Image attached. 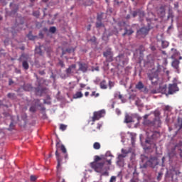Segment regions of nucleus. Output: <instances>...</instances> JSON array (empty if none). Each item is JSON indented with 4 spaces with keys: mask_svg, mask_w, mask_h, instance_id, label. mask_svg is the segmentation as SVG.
<instances>
[{
    "mask_svg": "<svg viewBox=\"0 0 182 182\" xmlns=\"http://www.w3.org/2000/svg\"><path fill=\"white\" fill-rule=\"evenodd\" d=\"M72 52H75V48H67L65 50H63V55H66V53H72Z\"/></svg>",
    "mask_w": 182,
    "mask_h": 182,
    "instance_id": "5701e85b",
    "label": "nucleus"
},
{
    "mask_svg": "<svg viewBox=\"0 0 182 182\" xmlns=\"http://www.w3.org/2000/svg\"><path fill=\"white\" fill-rule=\"evenodd\" d=\"M131 182H136V180H134V179H131Z\"/></svg>",
    "mask_w": 182,
    "mask_h": 182,
    "instance_id": "774afa93",
    "label": "nucleus"
},
{
    "mask_svg": "<svg viewBox=\"0 0 182 182\" xmlns=\"http://www.w3.org/2000/svg\"><path fill=\"white\" fill-rule=\"evenodd\" d=\"M33 16H36V18H39V11H36L34 12H33Z\"/></svg>",
    "mask_w": 182,
    "mask_h": 182,
    "instance_id": "f704fd0d",
    "label": "nucleus"
},
{
    "mask_svg": "<svg viewBox=\"0 0 182 182\" xmlns=\"http://www.w3.org/2000/svg\"><path fill=\"white\" fill-rule=\"evenodd\" d=\"M79 68L78 70H80V72H82L83 73H85V72H87V65L85 63H79Z\"/></svg>",
    "mask_w": 182,
    "mask_h": 182,
    "instance_id": "f8f14e48",
    "label": "nucleus"
},
{
    "mask_svg": "<svg viewBox=\"0 0 182 182\" xmlns=\"http://www.w3.org/2000/svg\"><path fill=\"white\" fill-rule=\"evenodd\" d=\"M180 156L182 157V150H181Z\"/></svg>",
    "mask_w": 182,
    "mask_h": 182,
    "instance_id": "338daca9",
    "label": "nucleus"
},
{
    "mask_svg": "<svg viewBox=\"0 0 182 182\" xmlns=\"http://www.w3.org/2000/svg\"><path fill=\"white\" fill-rule=\"evenodd\" d=\"M103 56L107 58V62H112L113 60V53L110 49L107 50L103 53Z\"/></svg>",
    "mask_w": 182,
    "mask_h": 182,
    "instance_id": "9d476101",
    "label": "nucleus"
},
{
    "mask_svg": "<svg viewBox=\"0 0 182 182\" xmlns=\"http://www.w3.org/2000/svg\"><path fill=\"white\" fill-rule=\"evenodd\" d=\"M93 148L95 149V150H99L100 149V143L99 142L94 143Z\"/></svg>",
    "mask_w": 182,
    "mask_h": 182,
    "instance_id": "cd10ccee",
    "label": "nucleus"
},
{
    "mask_svg": "<svg viewBox=\"0 0 182 182\" xmlns=\"http://www.w3.org/2000/svg\"><path fill=\"white\" fill-rule=\"evenodd\" d=\"M49 32H50L51 33H55V32H56V27L55 26L50 27L49 29Z\"/></svg>",
    "mask_w": 182,
    "mask_h": 182,
    "instance_id": "2f4dec72",
    "label": "nucleus"
},
{
    "mask_svg": "<svg viewBox=\"0 0 182 182\" xmlns=\"http://www.w3.org/2000/svg\"><path fill=\"white\" fill-rule=\"evenodd\" d=\"M176 127H178V130H181V129H182V118L178 117L177 124L176 125Z\"/></svg>",
    "mask_w": 182,
    "mask_h": 182,
    "instance_id": "f3484780",
    "label": "nucleus"
},
{
    "mask_svg": "<svg viewBox=\"0 0 182 182\" xmlns=\"http://www.w3.org/2000/svg\"><path fill=\"white\" fill-rule=\"evenodd\" d=\"M100 86L101 89H103V90L107 89V82H106L105 80H103L102 81L100 82Z\"/></svg>",
    "mask_w": 182,
    "mask_h": 182,
    "instance_id": "a211bd4d",
    "label": "nucleus"
},
{
    "mask_svg": "<svg viewBox=\"0 0 182 182\" xmlns=\"http://www.w3.org/2000/svg\"><path fill=\"white\" fill-rule=\"evenodd\" d=\"M30 112H32V113H35L36 112V106L33 105L30 107Z\"/></svg>",
    "mask_w": 182,
    "mask_h": 182,
    "instance_id": "473e14b6",
    "label": "nucleus"
},
{
    "mask_svg": "<svg viewBox=\"0 0 182 182\" xmlns=\"http://www.w3.org/2000/svg\"><path fill=\"white\" fill-rule=\"evenodd\" d=\"M14 127H15V125L14 124V122L10 123L9 130H14Z\"/></svg>",
    "mask_w": 182,
    "mask_h": 182,
    "instance_id": "4c0bfd02",
    "label": "nucleus"
},
{
    "mask_svg": "<svg viewBox=\"0 0 182 182\" xmlns=\"http://www.w3.org/2000/svg\"><path fill=\"white\" fill-rule=\"evenodd\" d=\"M80 87H81V89H83V87H86V84H80Z\"/></svg>",
    "mask_w": 182,
    "mask_h": 182,
    "instance_id": "8fccbe9b",
    "label": "nucleus"
},
{
    "mask_svg": "<svg viewBox=\"0 0 182 182\" xmlns=\"http://www.w3.org/2000/svg\"><path fill=\"white\" fill-rule=\"evenodd\" d=\"M180 90V88L177 86V83L169 84L168 87L167 95H174Z\"/></svg>",
    "mask_w": 182,
    "mask_h": 182,
    "instance_id": "6e6552de",
    "label": "nucleus"
},
{
    "mask_svg": "<svg viewBox=\"0 0 182 182\" xmlns=\"http://www.w3.org/2000/svg\"><path fill=\"white\" fill-rule=\"evenodd\" d=\"M114 2L115 4V5H120V2L119 1H117V0L114 1Z\"/></svg>",
    "mask_w": 182,
    "mask_h": 182,
    "instance_id": "5fc2aeb1",
    "label": "nucleus"
},
{
    "mask_svg": "<svg viewBox=\"0 0 182 182\" xmlns=\"http://www.w3.org/2000/svg\"><path fill=\"white\" fill-rule=\"evenodd\" d=\"M25 58V54H22L21 55V57L19 58V59H18V60L21 62V61H22V58Z\"/></svg>",
    "mask_w": 182,
    "mask_h": 182,
    "instance_id": "de8ad7c7",
    "label": "nucleus"
},
{
    "mask_svg": "<svg viewBox=\"0 0 182 182\" xmlns=\"http://www.w3.org/2000/svg\"><path fill=\"white\" fill-rule=\"evenodd\" d=\"M107 163H108V164H112V159L107 160Z\"/></svg>",
    "mask_w": 182,
    "mask_h": 182,
    "instance_id": "4d7b16f0",
    "label": "nucleus"
},
{
    "mask_svg": "<svg viewBox=\"0 0 182 182\" xmlns=\"http://www.w3.org/2000/svg\"><path fill=\"white\" fill-rule=\"evenodd\" d=\"M100 161H102V158L99 156H95L93 163H100Z\"/></svg>",
    "mask_w": 182,
    "mask_h": 182,
    "instance_id": "c85d7f7f",
    "label": "nucleus"
},
{
    "mask_svg": "<svg viewBox=\"0 0 182 182\" xmlns=\"http://www.w3.org/2000/svg\"><path fill=\"white\" fill-rule=\"evenodd\" d=\"M58 64L60 65V66H61V68H65V63H63V61H62L61 60H59Z\"/></svg>",
    "mask_w": 182,
    "mask_h": 182,
    "instance_id": "a19ab883",
    "label": "nucleus"
},
{
    "mask_svg": "<svg viewBox=\"0 0 182 182\" xmlns=\"http://www.w3.org/2000/svg\"><path fill=\"white\" fill-rule=\"evenodd\" d=\"M164 160H166V157H162V163H164Z\"/></svg>",
    "mask_w": 182,
    "mask_h": 182,
    "instance_id": "e2e57ef3",
    "label": "nucleus"
},
{
    "mask_svg": "<svg viewBox=\"0 0 182 182\" xmlns=\"http://www.w3.org/2000/svg\"><path fill=\"white\" fill-rule=\"evenodd\" d=\"M151 93L153 95H156V93H160L159 89L158 90H151Z\"/></svg>",
    "mask_w": 182,
    "mask_h": 182,
    "instance_id": "e433bc0d",
    "label": "nucleus"
},
{
    "mask_svg": "<svg viewBox=\"0 0 182 182\" xmlns=\"http://www.w3.org/2000/svg\"><path fill=\"white\" fill-rule=\"evenodd\" d=\"M22 67L25 70H28L29 69V63L26 60H23L22 63Z\"/></svg>",
    "mask_w": 182,
    "mask_h": 182,
    "instance_id": "4be33fe9",
    "label": "nucleus"
},
{
    "mask_svg": "<svg viewBox=\"0 0 182 182\" xmlns=\"http://www.w3.org/2000/svg\"><path fill=\"white\" fill-rule=\"evenodd\" d=\"M144 87V85H143V82L141 81H139L136 85V89H138V90H141Z\"/></svg>",
    "mask_w": 182,
    "mask_h": 182,
    "instance_id": "b1692460",
    "label": "nucleus"
},
{
    "mask_svg": "<svg viewBox=\"0 0 182 182\" xmlns=\"http://www.w3.org/2000/svg\"><path fill=\"white\" fill-rule=\"evenodd\" d=\"M7 97L12 100H15V99H16V95H15V93H9L7 95Z\"/></svg>",
    "mask_w": 182,
    "mask_h": 182,
    "instance_id": "bb28decb",
    "label": "nucleus"
},
{
    "mask_svg": "<svg viewBox=\"0 0 182 182\" xmlns=\"http://www.w3.org/2000/svg\"><path fill=\"white\" fill-rule=\"evenodd\" d=\"M161 45H162V48L164 49H166V48L168 47V42H167V41H162Z\"/></svg>",
    "mask_w": 182,
    "mask_h": 182,
    "instance_id": "c756f323",
    "label": "nucleus"
},
{
    "mask_svg": "<svg viewBox=\"0 0 182 182\" xmlns=\"http://www.w3.org/2000/svg\"><path fill=\"white\" fill-rule=\"evenodd\" d=\"M150 48L152 50V52H154V50H156V46H151Z\"/></svg>",
    "mask_w": 182,
    "mask_h": 182,
    "instance_id": "a18cd8bd",
    "label": "nucleus"
},
{
    "mask_svg": "<svg viewBox=\"0 0 182 182\" xmlns=\"http://www.w3.org/2000/svg\"><path fill=\"white\" fill-rule=\"evenodd\" d=\"M141 162L140 164L141 168H147V167H151L154 168L156 166L159 165V159L157 157L149 158L144 155L141 156Z\"/></svg>",
    "mask_w": 182,
    "mask_h": 182,
    "instance_id": "f03ea898",
    "label": "nucleus"
},
{
    "mask_svg": "<svg viewBox=\"0 0 182 182\" xmlns=\"http://www.w3.org/2000/svg\"><path fill=\"white\" fill-rule=\"evenodd\" d=\"M105 114H106V111L105 109H101L98 112H95L93 113V116L92 117V122L91 124H95L96 120H100L102 117H105Z\"/></svg>",
    "mask_w": 182,
    "mask_h": 182,
    "instance_id": "39448f33",
    "label": "nucleus"
},
{
    "mask_svg": "<svg viewBox=\"0 0 182 182\" xmlns=\"http://www.w3.org/2000/svg\"><path fill=\"white\" fill-rule=\"evenodd\" d=\"M126 18L127 19H130V15H127Z\"/></svg>",
    "mask_w": 182,
    "mask_h": 182,
    "instance_id": "69168bd1",
    "label": "nucleus"
},
{
    "mask_svg": "<svg viewBox=\"0 0 182 182\" xmlns=\"http://www.w3.org/2000/svg\"><path fill=\"white\" fill-rule=\"evenodd\" d=\"M9 86H11V85H14V81L12 80H9Z\"/></svg>",
    "mask_w": 182,
    "mask_h": 182,
    "instance_id": "864d4df0",
    "label": "nucleus"
},
{
    "mask_svg": "<svg viewBox=\"0 0 182 182\" xmlns=\"http://www.w3.org/2000/svg\"><path fill=\"white\" fill-rule=\"evenodd\" d=\"M126 157L123 155L119 154L117 156V164L119 166V167H123L124 166V159Z\"/></svg>",
    "mask_w": 182,
    "mask_h": 182,
    "instance_id": "9b49d317",
    "label": "nucleus"
},
{
    "mask_svg": "<svg viewBox=\"0 0 182 182\" xmlns=\"http://www.w3.org/2000/svg\"><path fill=\"white\" fill-rule=\"evenodd\" d=\"M37 178H38V177H36V176H33V175H31L30 177L31 181H36Z\"/></svg>",
    "mask_w": 182,
    "mask_h": 182,
    "instance_id": "72a5a7b5",
    "label": "nucleus"
},
{
    "mask_svg": "<svg viewBox=\"0 0 182 182\" xmlns=\"http://www.w3.org/2000/svg\"><path fill=\"white\" fill-rule=\"evenodd\" d=\"M80 97H83V93L81 91L77 92L73 95V99H80Z\"/></svg>",
    "mask_w": 182,
    "mask_h": 182,
    "instance_id": "aec40b11",
    "label": "nucleus"
},
{
    "mask_svg": "<svg viewBox=\"0 0 182 182\" xmlns=\"http://www.w3.org/2000/svg\"><path fill=\"white\" fill-rule=\"evenodd\" d=\"M100 94L99 93H96V92L93 91L91 94V96L93 97L95 96V97H99Z\"/></svg>",
    "mask_w": 182,
    "mask_h": 182,
    "instance_id": "c9c22d12",
    "label": "nucleus"
},
{
    "mask_svg": "<svg viewBox=\"0 0 182 182\" xmlns=\"http://www.w3.org/2000/svg\"><path fill=\"white\" fill-rule=\"evenodd\" d=\"M176 175L181 174V172H180V171H178L176 172Z\"/></svg>",
    "mask_w": 182,
    "mask_h": 182,
    "instance_id": "0e129e2a",
    "label": "nucleus"
},
{
    "mask_svg": "<svg viewBox=\"0 0 182 182\" xmlns=\"http://www.w3.org/2000/svg\"><path fill=\"white\" fill-rule=\"evenodd\" d=\"M109 182H116V176H112Z\"/></svg>",
    "mask_w": 182,
    "mask_h": 182,
    "instance_id": "37998d69",
    "label": "nucleus"
},
{
    "mask_svg": "<svg viewBox=\"0 0 182 182\" xmlns=\"http://www.w3.org/2000/svg\"><path fill=\"white\" fill-rule=\"evenodd\" d=\"M160 138V132L157 131H146V139L145 143L153 144L156 147V141Z\"/></svg>",
    "mask_w": 182,
    "mask_h": 182,
    "instance_id": "7ed1b4c3",
    "label": "nucleus"
},
{
    "mask_svg": "<svg viewBox=\"0 0 182 182\" xmlns=\"http://www.w3.org/2000/svg\"><path fill=\"white\" fill-rule=\"evenodd\" d=\"M28 38L31 41L33 40V36L31 35V33H29V34L28 35Z\"/></svg>",
    "mask_w": 182,
    "mask_h": 182,
    "instance_id": "49530a36",
    "label": "nucleus"
},
{
    "mask_svg": "<svg viewBox=\"0 0 182 182\" xmlns=\"http://www.w3.org/2000/svg\"><path fill=\"white\" fill-rule=\"evenodd\" d=\"M114 86V83L112 81H109V89H112Z\"/></svg>",
    "mask_w": 182,
    "mask_h": 182,
    "instance_id": "ea45409f",
    "label": "nucleus"
},
{
    "mask_svg": "<svg viewBox=\"0 0 182 182\" xmlns=\"http://www.w3.org/2000/svg\"><path fill=\"white\" fill-rule=\"evenodd\" d=\"M116 60L118 62V65L122 67L126 66V65L129 63V58L122 54L118 55L116 58Z\"/></svg>",
    "mask_w": 182,
    "mask_h": 182,
    "instance_id": "423d86ee",
    "label": "nucleus"
},
{
    "mask_svg": "<svg viewBox=\"0 0 182 182\" xmlns=\"http://www.w3.org/2000/svg\"><path fill=\"white\" fill-rule=\"evenodd\" d=\"M121 153H122V154H119L120 156H124V157H127V154H129V153H130V151H129L127 149H122L121 150Z\"/></svg>",
    "mask_w": 182,
    "mask_h": 182,
    "instance_id": "412c9836",
    "label": "nucleus"
},
{
    "mask_svg": "<svg viewBox=\"0 0 182 182\" xmlns=\"http://www.w3.org/2000/svg\"><path fill=\"white\" fill-rule=\"evenodd\" d=\"M16 73H21V70L16 69Z\"/></svg>",
    "mask_w": 182,
    "mask_h": 182,
    "instance_id": "bf43d9fd",
    "label": "nucleus"
},
{
    "mask_svg": "<svg viewBox=\"0 0 182 182\" xmlns=\"http://www.w3.org/2000/svg\"><path fill=\"white\" fill-rule=\"evenodd\" d=\"M179 64H180V61H178V60H174L172 62V66L173 68H175V69H177V68H178Z\"/></svg>",
    "mask_w": 182,
    "mask_h": 182,
    "instance_id": "393cba45",
    "label": "nucleus"
},
{
    "mask_svg": "<svg viewBox=\"0 0 182 182\" xmlns=\"http://www.w3.org/2000/svg\"><path fill=\"white\" fill-rule=\"evenodd\" d=\"M75 69H76V65L73 64L70 65L68 68L66 69L65 72L67 75H70V73H73V70H75Z\"/></svg>",
    "mask_w": 182,
    "mask_h": 182,
    "instance_id": "4468645a",
    "label": "nucleus"
},
{
    "mask_svg": "<svg viewBox=\"0 0 182 182\" xmlns=\"http://www.w3.org/2000/svg\"><path fill=\"white\" fill-rule=\"evenodd\" d=\"M39 73H40L41 75H45V71H44V70L39 71Z\"/></svg>",
    "mask_w": 182,
    "mask_h": 182,
    "instance_id": "6e6d98bb",
    "label": "nucleus"
},
{
    "mask_svg": "<svg viewBox=\"0 0 182 182\" xmlns=\"http://www.w3.org/2000/svg\"><path fill=\"white\" fill-rule=\"evenodd\" d=\"M105 163H106V161H101L100 162H92L90 164V166L92 167V168H94V170L97 171V173H102V171H103Z\"/></svg>",
    "mask_w": 182,
    "mask_h": 182,
    "instance_id": "20e7f679",
    "label": "nucleus"
},
{
    "mask_svg": "<svg viewBox=\"0 0 182 182\" xmlns=\"http://www.w3.org/2000/svg\"><path fill=\"white\" fill-rule=\"evenodd\" d=\"M95 70H97V72H99V67H96V68H95Z\"/></svg>",
    "mask_w": 182,
    "mask_h": 182,
    "instance_id": "680f3d73",
    "label": "nucleus"
},
{
    "mask_svg": "<svg viewBox=\"0 0 182 182\" xmlns=\"http://www.w3.org/2000/svg\"><path fill=\"white\" fill-rule=\"evenodd\" d=\"M159 93H167V85L159 86Z\"/></svg>",
    "mask_w": 182,
    "mask_h": 182,
    "instance_id": "dca6fc26",
    "label": "nucleus"
},
{
    "mask_svg": "<svg viewBox=\"0 0 182 182\" xmlns=\"http://www.w3.org/2000/svg\"><path fill=\"white\" fill-rule=\"evenodd\" d=\"M118 99H119L120 100H122V99H123V95H122V94H119L118 95Z\"/></svg>",
    "mask_w": 182,
    "mask_h": 182,
    "instance_id": "09e8293b",
    "label": "nucleus"
},
{
    "mask_svg": "<svg viewBox=\"0 0 182 182\" xmlns=\"http://www.w3.org/2000/svg\"><path fill=\"white\" fill-rule=\"evenodd\" d=\"M68 126L63 124H61L60 125V130H62L63 132H65V130L67 129Z\"/></svg>",
    "mask_w": 182,
    "mask_h": 182,
    "instance_id": "7c9ffc66",
    "label": "nucleus"
},
{
    "mask_svg": "<svg viewBox=\"0 0 182 182\" xmlns=\"http://www.w3.org/2000/svg\"><path fill=\"white\" fill-rule=\"evenodd\" d=\"M147 117H149V115H145V116H144V119H145V120H146V119H147Z\"/></svg>",
    "mask_w": 182,
    "mask_h": 182,
    "instance_id": "052dcab7",
    "label": "nucleus"
},
{
    "mask_svg": "<svg viewBox=\"0 0 182 182\" xmlns=\"http://www.w3.org/2000/svg\"><path fill=\"white\" fill-rule=\"evenodd\" d=\"M139 16H140V18H143V16H144V12L141 11H139Z\"/></svg>",
    "mask_w": 182,
    "mask_h": 182,
    "instance_id": "58836bf2",
    "label": "nucleus"
},
{
    "mask_svg": "<svg viewBox=\"0 0 182 182\" xmlns=\"http://www.w3.org/2000/svg\"><path fill=\"white\" fill-rule=\"evenodd\" d=\"M56 149L55 157L58 161L57 173H59L60 171V165L62 164V161H63V156L64 159L66 160V159H68V154L65 145H60V141H56Z\"/></svg>",
    "mask_w": 182,
    "mask_h": 182,
    "instance_id": "f257e3e1",
    "label": "nucleus"
},
{
    "mask_svg": "<svg viewBox=\"0 0 182 182\" xmlns=\"http://www.w3.org/2000/svg\"><path fill=\"white\" fill-rule=\"evenodd\" d=\"M85 96L86 97H87V96H89V92H85Z\"/></svg>",
    "mask_w": 182,
    "mask_h": 182,
    "instance_id": "13d9d810",
    "label": "nucleus"
},
{
    "mask_svg": "<svg viewBox=\"0 0 182 182\" xmlns=\"http://www.w3.org/2000/svg\"><path fill=\"white\" fill-rule=\"evenodd\" d=\"M161 176H163V173H159V176H158V177H157L158 180H160V178H161Z\"/></svg>",
    "mask_w": 182,
    "mask_h": 182,
    "instance_id": "603ef678",
    "label": "nucleus"
},
{
    "mask_svg": "<svg viewBox=\"0 0 182 182\" xmlns=\"http://www.w3.org/2000/svg\"><path fill=\"white\" fill-rule=\"evenodd\" d=\"M159 14L161 16L166 15V6H161L159 8Z\"/></svg>",
    "mask_w": 182,
    "mask_h": 182,
    "instance_id": "6ab92c4d",
    "label": "nucleus"
},
{
    "mask_svg": "<svg viewBox=\"0 0 182 182\" xmlns=\"http://www.w3.org/2000/svg\"><path fill=\"white\" fill-rule=\"evenodd\" d=\"M97 20L99 21L96 23V28H102V26H105V25L102 23V21H100V18L99 17H97Z\"/></svg>",
    "mask_w": 182,
    "mask_h": 182,
    "instance_id": "a878e982",
    "label": "nucleus"
},
{
    "mask_svg": "<svg viewBox=\"0 0 182 182\" xmlns=\"http://www.w3.org/2000/svg\"><path fill=\"white\" fill-rule=\"evenodd\" d=\"M137 15H139V11H133V13H132L133 18H136V16H137Z\"/></svg>",
    "mask_w": 182,
    "mask_h": 182,
    "instance_id": "79ce46f5",
    "label": "nucleus"
},
{
    "mask_svg": "<svg viewBox=\"0 0 182 182\" xmlns=\"http://www.w3.org/2000/svg\"><path fill=\"white\" fill-rule=\"evenodd\" d=\"M149 31H150V28L142 27L137 31L136 36H140L141 38H143V36H146V35L149 33Z\"/></svg>",
    "mask_w": 182,
    "mask_h": 182,
    "instance_id": "1a4fd4ad",
    "label": "nucleus"
},
{
    "mask_svg": "<svg viewBox=\"0 0 182 182\" xmlns=\"http://www.w3.org/2000/svg\"><path fill=\"white\" fill-rule=\"evenodd\" d=\"M133 122H134V120L133 119V116L129 114H126L124 123L129 124V123H133Z\"/></svg>",
    "mask_w": 182,
    "mask_h": 182,
    "instance_id": "ddd939ff",
    "label": "nucleus"
},
{
    "mask_svg": "<svg viewBox=\"0 0 182 182\" xmlns=\"http://www.w3.org/2000/svg\"><path fill=\"white\" fill-rule=\"evenodd\" d=\"M101 127H102V124H97V129L98 130H100V128H101Z\"/></svg>",
    "mask_w": 182,
    "mask_h": 182,
    "instance_id": "3c124183",
    "label": "nucleus"
},
{
    "mask_svg": "<svg viewBox=\"0 0 182 182\" xmlns=\"http://www.w3.org/2000/svg\"><path fill=\"white\" fill-rule=\"evenodd\" d=\"M124 31H125L122 34V36H126V35H128L129 36H130V35H132L133 33H134V31H133L132 28L127 29V28H125Z\"/></svg>",
    "mask_w": 182,
    "mask_h": 182,
    "instance_id": "2eb2a0df",
    "label": "nucleus"
},
{
    "mask_svg": "<svg viewBox=\"0 0 182 182\" xmlns=\"http://www.w3.org/2000/svg\"><path fill=\"white\" fill-rule=\"evenodd\" d=\"M147 76L152 85H157V82H159V74L156 72H151L147 74Z\"/></svg>",
    "mask_w": 182,
    "mask_h": 182,
    "instance_id": "0eeeda50",
    "label": "nucleus"
},
{
    "mask_svg": "<svg viewBox=\"0 0 182 182\" xmlns=\"http://www.w3.org/2000/svg\"><path fill=\"white\" fill-rule=\"evenodd\" d=\"M174 8L175 9H178V2L174 3Z\"/></svg>",
    "mask_w": 182,
    "mask_h": 182,
    "instance_id": "c03bdc74",
    "label": "nucleus"
}]
</instances>
